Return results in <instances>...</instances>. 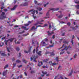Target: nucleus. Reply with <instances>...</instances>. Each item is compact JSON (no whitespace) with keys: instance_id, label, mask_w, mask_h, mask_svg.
Returning a JSON list of instances; mask_svg holds the SVG:
<instances>
[{"instance_id":"f257e3e1","label":"nucleus","mask_w":79,"mask_h":79,"mask_svg":"<svg viewBox=\"0 0 79 79\" xmlns=\"http://www.w3.org/2000/svg\"><path fill=\"white\" fill-rule=\"evenodd\" d=\"M35 11V10H34V9H32L28 11V13H30V12H31V14L33 15L32 16L33 17L34 19H35V18H36V16H34Z\"/></svg>"},{"instance_id":"f03ea898","label":"nucleus","mask_w":79,"mask_h":79,"mask_svg":"<svg viewBox=\"0 0 79 79\" xmlns=\"http://www.w3.org/2000/svg\"><path fill=\"white\" fill-rule=\"evenodd\" d=\"M5 15V13L4 12H2L1 15V16L0 17V19H3L6 18V16L4 15Z\"/></svg>"},{"instance_id":"7ed1b4c3","label":"nucleus","mask_w":79,"mask_h":79,"mask_svg":"<svg viewBox=\"0 0 79 79\" xmlns=\"http://www.w3.org/2000/svg\"><path fill=\"white\" fill-rule=\"evenodd\" d=\"M55 52V51H53L52 52H46V54H48V53H50V56H54L55 55V54L54 53Z\"/></svg>"},{"instance_id":"20e7f679","label":"nucleus","mask_w":79,"mask_h":79,"mask_svg":"<svg viewBox=\"0 0 79 79\" xmlns=\"http://www.w3.org/2000/svg\"><path fill=\"white\" fill-rule=\"evenodd\" d=\"M28 5V3L27 2H26L25 3L23 2L20 5V6H26Z\"/></svg>"},{"instance_id":"39448f33","label":"nucleus","mask_w":79,"mask_h":79,"mask_svg":"<svg viewBox=\"0 0 79 79\" xmlns=\"http://www.w3.org/2000/svg\"><path fill=\"white\" fill-rule=\"evenodd\" d=\"M69 48H71V47H70V45H69V46H65V48L64 49H62L61 50V51H63V50H67Z\"/></svg>"},{"instance_id":"423d86ee","label":"nucleus","mask_w":79,"mask_h":79,"mask_svg":"<svg viewBox=\"0 0 79 79\" xmlns=\"http://www.w3.org/2000/svg\"><path fill=\"white\" fill-rule=\"evenodd\" d=\"M18 6V5H16L14 6L13 8L11 9V10L12 11H13L14 10H16V8H17Z\"/></svg>"},{"instance_id":"0eeeda50","label":"nucleus","mask_w":79,"mask_h":79,"mask_svg":"<svg viewBox=\"0 0 79 79\" xmlns=\"http://www.w3.org/2000/svg\"><path fill=\"white\" fill-rule=\"evenodd\" d=\"M32 47H30V49H29V50L28 51H24V52H25V53H29V52H31V48H32Z\"/></svg>"},{"instance_id":"6e6552de","label":"nucleus","mask_w":79,"mask_h":79,"mask_svg":"<svg viewBox=\"0 0 79 79\" xmlns=\"http://www.w3.org/2000/svg\"><path fill=\"white\" fill-rule=\"evenodd\" d=\"M7 70H6L5 71L3 72L2 73L3 75L4 76H5L7 74Z\"/></svg>"},{"instance_id":"1a4fd4ad","label":"nucleus","mask_w":79,"mask_h":79,"mask_svg":"<svg viewBox=\"0 0 79 79\" xmlns=\"http://www.w3.org/2000/svg\"><path fill=\"white\" fill-rule=\"evenodd\" d=\"M50 10H52V11H58L59 10V8H57L56 9H55L54 8H51L50 9Z\"/></svg>"},{"instance_id":"9d476101","label":"nucleus","mask_w":79,"mask_h":79,"mask_svg":"<svg viewBox=\"0 0 79 79\" xmlns=\"http://www.w3.org/2000/svg\"><path fill=\"white\" fill-rule=\"evenodd\" d=\"M1 3L2 5V7L1 8V10H3V8H5V7H4V3L3 2H2Z\"/></svg>"},{"instance_id":"9b49d317","label":"nucleus","mask_w":79,"mask_h":79,"mask_svg":"<svg viewBox=\"0 0 79 79\" xmlns=\"http://www.w3.org/2000/svg\"><path fill=\"white\" fill-rule=\"evenodd\" d=\"M41 64H40V61H38V66H39V67H40V66H42V65H43V62H42L41 61L40 62Z\"/></svg>"},{"instance_id":"f8f14e48","label":"nucleus","mask_w":79,"mask_h":79,"mask_svg":"<svg viewBox=\"0 0 79 79\" xmlns=\"http://www.w3.org/2000/svg\"><path fill=\"white\" fill-rule=\"evenodd\" d=\"M73 37L72 38V41H71V43H72V45H73V46H74V45H73V44H74V42H73V39H74V35H73Z\"/></svg>"},{"instance_id":"ddd939ff","label":"nucleus","mask_w":79,"mask_h":79,"mask_svg":"<svg viewBox=\"0 0 79 79\" xmlns=\"http://www.w3.org/2000/svg\"><path fill=\"white\" fill-rule=\"evenodd\" d=\"M41 53H42V51H40L36 53V54H37L38 55H39V56H42V54H41Z\"/></svg>"},{"instance_id":"4468645a","label":"nucleus","mask_w":79,"mask_h":79,"mask_svg":"<svg viewBox=\"0 0 79 79\" xmlns=\"http://www.w3.org/2000/svg\"><path fill=\"white\" fill-rule=\"evenodd\" d=\"M14 39H15V38H11L10 39H8V41H10V42H13V41L14 40Z\"/></svg>"},{"instance_id":"2eb2a0df","label":"nucleus","mask_w":79,"mask_h":79,"mask_svg":"<svg viewBox=\"0 0 79 79\" xmlns=\"http://www.w3.org/2000/svg\"><path fill=\"white\" fill-rule=\"evenodd\" d=\"M47 32L48 33V36H51L52 35V33H50V31H47Z\"/></svg>"},{"instance_id":"dca6fc26","label":"nucleus","mask_w":79,"mask_h":79,"mask_svg":"<svg viewBox=\"0 0 79 79\" xmlns=\"http://www.w3.org/2000/svg\"><path fill=\"white\" fill-rule=\"evenodd\" d=\"M0 53H1V54L2 56H6V54H5V53H2V51H0Z\"/></svg>"},{"instance_id":"f3484780","label":"nucleus","mask_w":79,"mask_h":79,"mask_svg":"<svg viewBox=\"0 0 79 79\" xmlns=\"http://www.w3.org/2000/svg\"><path fill=\"white\" fill-rule=\"evenodd\" d=\"M37 9L38 10H39V11H41L42 10V8L40 7L37 8Z\"/></svg>"},{"instance_id":"a211bd4d","label":"nucleus","mask_w":79,"mask_h":79,"mask_svg":"<svg viewBox=\"0 0 79 79\" xmlns=\"http://www.w3.org/2000/svg\"><path fill=\"white\" fill-rule=\"evenodd\" d=\"M4 45V43L3 42H1L0 44V47H3Z\"/></svg>"},{"instance_id":"6ab92c4d","label":"nucleus","mask_w":79,"mask_h":79,"mask_svg":"<svg viewBox=\"0 0 79 79\" xmlns=\"http://www.w3.org/2000/svg\"><path fill=\"white\" fill-rule=\"evenodd\" d=\"M73 69H72L71 72H70V73L69 74V75H68V76H71V75H72V74H73Z\"/></svg>"},{"instance_id":"aec40b11","label":"nucleus","mask_w":79,"mask_h":79,"mask_svg":"<svg viewBox=\"0 0 79 79\" xmlns=\"http://www.w3.org/2000/svg\"><path fill=\"white\" fill-rule=\"evenodd\" d=\"M49 60L48 59H46L44 60H43V62H44L45 63H47L48 61Z\"/></svg>"},{"instance_id":"412c9836","label":"nucleus","mask_w":79,"mask_h":79,"mask_svg":"<svg viewBox=\"0 0 79 79\" xmlns=\"http://www.w3.org/2000/svg\"><path fill=\"white\" fill-rule=\"evenodd\" d=\"M38 58V56H36L35 57V58L33 60L35 62H37V61H36L35 60L36 58Z\"/></svg>"},{"instance_id":"4be33fe9","label":"nucleus","mask_w":79,"mask_h":79,"mask_svg":"<svg viewBox=\"0 0 79 79\" xmlns=\"http://www.w3.org/2000/svg\"><path fill=\"white\" fill-rule=\"evenodd\" d=\"M23 62L24 63L26 64V63H27V61L26 60H25L24 59H23Z\"/></svg>"},{"instance_id":"5701e85b","label":"nucleus","mask_w":79,"mask_h":79,"mask_svg":"<svg viewBox=\"0 0 79 79\" xmlns=\"http://www.w3.org/2000/svg\"><path fill=\"white\" fill-rule=\"evenodd\" d=\"M55 60H56V61L58 62V61H59V60H58V57H56V58L55 59Z\"/></svg>"},{"instance_id":"b1692460","label":"nucleus","mask_w":79,"mask_h":79,"mask_svg":"<svg viewBox=\"0 0 79 79\" xmlns=\"http://www.w3.org/2000/svg\"><path fill=\"white\" fill-rule=\"evenodd\" d=\"M35 26H33V27H31V31H32V30H33V29L34 30H35Z\"/></svg>"},{"instance_id":"393cba45","label":"nucleus","mask_w":79,"mask_h":79,"mask_svg":"<svg viewBox=\"0 0 79 79\" xmlns=\"http://www.w3.org/2000/svg\"><path fill=\"white\" fill-rule=\"evenodd\" d=\"M8 40H5V44H6V45H7L8 44Z\"/></svg>"},{"instance_id":"a878e982","label":"nucleus","mask_w":79,"mask_h":79,"mask_svg":"<svg viewBox=\"0 0 79 79\" xmlns=\"http://www.w3.org/2000/svg\"><path fill=\"white\" fill-rule=\"evenodd\" d=\"M63 43H64V44H68V43H69V42L64 41L63 42Z\"/></svg>"},{"instance_id":"bb28decb","label":"nucleus","mask_w":79,"mask_h":79,"mask_svg":"<svg viewBox=\"0 0 79 79\" xmlns=\"http://www.w3.org/2000/svg\"><path fill=\"white\" fill-rule=\"evenodd\" d=\"M75 7L77 8V9H79V5H77L75 6Z\"/></svg>"},{"instance_id":"cd10ccee","label":"nucleus","mask_w":79,"mask_h":79,"mask_svg":"<svg viewBox=\"0 0 79 79\" xmlns=\"http://www.w3.org/2000/svg\"><path fill=\"white\" fill-rule=\"evenodd\" d=\"M42 73L43 74H46L47 73V72H44V71H42Z\"/></svg>"},{"instance_id":"c85d7f7f","label":"nucleus","mask_w":79,"mask_h":79,"mask_svg":"<svg viewBox=\"0 0 79 79\" xmlns=\"http://www.w3.org/2000/svg\"><path fill=\"white\" fill-rule=\"evenodd\" d=\"M54 45H50L49 47H47V48H50L51 47H54Z\"/></svg>"},{"instance_id":"c756f323","label":"nucleus","mask_w":79,"mask_h":79,"mask_svg":"<svg viewBox=\"0 0 79 79\" xmlns=\"http://www.w3.org/2000/svg\"><path fill=\"white\" fill-rule=\"evenodd\" d=\"M16 63H21V61H20L19 60H16Z\"/></svg>"},{"instance_id":"7c9ffc66","label":"nucleus","mask_w":79,"mask_h":79,"mask_svg":"<svg viewBox=\"0 0 79 79\" xmlns=\"http://www.w3.org/2000/svg\"><path fill=\"white\" fill-rule=\"evenodd\" d=\"M37 23L34 24V26H37L38 25V24H39V21H37Z\"/></svg>"},{"instance_id":"2f4dec72","label":"nucleus","mask_w":79,"mask_h":79,"mask_svg":"<svg viewBox=\"0 0 79 79\" xmlns=\"http://www.w3.org/2000/svg\"><path fill=\"white\" fill-rule=\"evenodd\" d=\"M8 64H7L6 65H5V67H4V69H6L7 68H8Z\"/></svg>"},{"instance_id":"473e14b6","label":"nucleus","mask_w":79,"mask_h":79,"mask_svg":"<svg viewBox=\"0 0 79 79\" xmlns=\"http://www.w3.org/2000/svg\"><path fill=\"white\" fill-rule=\"evenodd\" d=\"M29 35V33H27V34H24L23 35V37H25L26 36H27V35Z\"/></svg>"},{"instance_id":"72a5a7b5","label":"nucleus","mask_w":79,"mask_h":79,"mask_svg":"<svg viewBox=\"0 0 79 79\" xmlns=\"http://www.w3.org/2000/svg\"><path fill=\"white\" fill-rule=\"evenodd\" d=\"M16 50H17V51L18 52V51H19L20 50L19 48L18 47H17L16 48Z\"/></svg>"},{"instance_id":"f704fd0d","label":"nucleus","mask_w":79,"mask_h":79,"mask_svg":"<svg viewBox=\"0 0 79 79\" xmlns=\"http://www.w3.org/2000/svg\"><path fill=\"white\" fill-rule=\"evenodd\" d=\"M56 65V63H52V66H54V65Z\"/></svg>"},{"instance_id":"c9c22d12","label":"nucleus","mask_w":79,"mask_h":79,"mask_svg":"<svg viewBox=\"0 0 79 79\" xmlns=\"http://www.w3.org/2000/svg\"><path fill=\"white\" fill-rule=\"evenodd\" d=\"M7 50L8 52H10V48L7 47Z\"/></svg>"},{"instance_id":"e433bc0d","label":"nucleus","mask_w":79,"mask_h":79,"mask_svg":"<svg viewBox=\"0 0 79 79\" xmlns=\"http://www.w3.org/2000/svg\"><path fill=\"white\" fill-rule=\"evenodd\" d=\"M63 17V15H61L58 16V18H61Z\"/></svg>"},{"instance_id":"4c0bfd02","label":"nucleus","mask_w":79,"mask_h":79,"mask_svg":"<svg viewBox=\"0 0 79 79\" xmlns=\"http://www.w3.org/2000/svg\"><path fill=\"white\" fill-rule=\"evenodd\" d=\"M2 27H3V26H1L0 27V32H1L2 31Z\"/></svg>"},{"instance_id":"58836bf2","label":"nucleus","mask_w":79,"mask_h":79,"mask_svg":"<svg viewBox=\"0 0 79 79\" xmlns=\"http://www.w3.org/2000/svg\"><path fill=\"white\" fill-rule=\"evenodd\" d=\"M24 25L25 26L27 27V26H29V24H24Z\"/></svg>"},{"instance_id":"ea45409f","label":"nucleus","mask_w":79,"mask_h":79,"mask_svg":"<svg viewBox=\"0 0 79 79\" xmlns=\"http://www.w3.org/2000/svg\"><path fill=\"white\" fill-rule=\"evenodd\" d=\"M47 16H49V12H48L46 14Z\"/></svg>"},{"instance_id":"a19ab883","label":"nucleus","mask_w":79,"mask_h":79,"mask_svg":"<svg viewBox=\"0 0 79 79\" xmlns=\"http://www.w3.org/2000/svg\"><path fill=\"white\" fill-rule=\"evenodd\" d=\"M71 28H72V29H73V30H76V27H71Z\"/></svg>"},{"instance_id":"79ce46f5","label":"nucleus","mask_w":79,"mask_h":79,"mask_svg":"<svg viewBox=\"0 0 79 79\" xmlns=\"http://www.w3.org/2000/svg\"><path fill=\"white\" fill-rule=\"evenodd\" d=\"M65 45L64 44H63L62 46L61 47V48H59L58 49V50H60V49H61V48H63V47Z\"/></svg>"},{"instance_id":"37998d69","label":"nucleus","mask_w":79,"mask_h":79,"mask_svg":"<svg viewBox=\"0 0 79 79\" xmlns=\"http://www.w3.org/2000/svg\"><path fill=\"white\" fill-rule=\"evenodd\" d=\"M65 35V32H64L62 33V34L61 35L62 36H64Z\"/></svg>"},{"instance_id":"c03bdc74","label":"nucleus","mask_w":79,"mask_h":79,"mask_svg":"<svg viewBox=\"0 0 79 79\" xmlns=\"http://www.w3.org/2000/svg\"><path fill=\"white\" fill-rule=\"evenodd\" d=\"M55 35H53L52 37V39H55Z\"/></svg>"},{"instance_id":"a18cd8bd","label":"nucleus","mask_w":79,"mask_h":79,"mask_svg":"<svg viewBox=\"0 0 79 79\" xmlns=\"http://www.w3.org/2000/svg\"><path fill=\"white\" fill-rule=\"evenodd\" d=\"M48 26V24H45L44 25V27H46Z\"/></svg>"},{"instance_id":"49530a36","label":"nucleus","mask_w":79,"mask_h":79,"mask_svg":"<svg viewBox=\"0 0 79 79\" xmlns=\"http://www.w3.org/2000/svg\"><path fill=\"white\" fill-rule=\"evenodd\" d=\"M35 73V71H31V74H32V73Z\"/></svg>"},{"instance_id":"de8ad7c7","label":"nucleus","mask_w":79,"mask_h":79,"mask_svg":"<svg viewBox=\"0 0 79 79\" xmlns=\"http://www.w3.org/2000/svg\"><path fill=\"white\" fill-rule=\"evenodd\" d=\"M76 56H77V55L76 54H75L73 56V58H76Z\"/></svg>"},{"instance_id":"09e8293b","label":"nucleus","mask_w":79,"mask_h":79,"mask_svg":"<svg viewBox=\"0 0 79 79\" xmlns=\"http://www.w3.org/2000/svg\"><path fill=\"white\" fill-rule=\"evenodd\" d=\"M35 49H34L33 51V53H35Z\"/></svg>"},{"instance_id":"8fccbe9b","label":"nucleus","mask_w":79,"mask_h":79,"mask_svg":"<svg viewBox=\"0 0 79 79\" xmlns=\"http://www.w3.org/2000/svg\"><path fill=\"white\" fill-rule=\"evenodd\" d=\"M38 51H39V49H38V48H36V53H37V52H38Z\"/></svg>"},{"instance_id":"3c124183","label":"nucleus","mask_w":79,"mask_h":79,"mask_svg":"<svg viewBox=\"0 0 79 79\" xmlns=\"http://www.w3.org/2000/svg\"><path fill=\"white\" fill-rule=\"evenodd\" d=\"M49 3L48 2L46 4H44V6L45 7L47 6V5H48Z\"/></svg>"},{"instance_id":"603ef678","label":"nucleus","mask_w":79,"mask_h":79,"mask_svg":"<svg viewBox=\"0 0 79 79\" xmlns=\"http://www.w3.org/2000/svg\"><path fill=\"white\" fill-rule=\"evenodd\" d=\"M3 11H8V10L6 9H3Z\"/></svg>"},{"instance_id":"864d4df0","label":"nucleus","mask_w":79,"mask_h":79,"mask_svg":"<svg viewBox=\"0 0 79 79\" xmlns=\"http://www.w3.org/2000/svg\"><path fill=\"white\" fill-rule=\"evenodd\" d=\"M67 25H69V26L70 25H71V23L70 22H69L67 23Z\"/></svg>"},{"instance_id":"5fc2aeb1","label":"nucleus","mask_w":79,"mask_h":79,"mask_svg":"<svg viewBox=\"0 0 79 79\" xmlns=\"http://www.w3.org/2000/svg\"><path fill=\"white\" fill-rule=\"evenodd\" d=\"M13 68H14V67H15V66H16V64H13Z\"/></svg>"},{"instance_id":"6e6d98bb","label":"nucleus","mask_w":79,"mask_h":79,"mask_svg":"<svg viewBox=\"0 0 79 79\" xmlns=\"http://www.w3.org/2000/svg\"><path fill=\"white\" fill-rule=\"evenodd\" d=\"M22 66H23V65H20L18 66V68H21V67H22Z\"/></svg>"},{"instance_id":"4d7b16f0","label":"nucleus","mask_w":79,"mask_h":79,"mask_svg":"<svg viewBox=\"0 0 79 79\" xmlns=\"http://www.w3.org/2000/svg\"><path fill=\"white\" fill-rule=\"evenodd\" d=\"M19 27V26L18 25H15L14 27Z\"/></svg>"},{"instance_id":"13d9d810","label":"nucleus","mask_w":79,"mask_h":79,"mask_svg":"<svg viewBox=\"0 0 79 79\" xmlns=\"http://www.w3.org/2000/svg\"><path fill=\"white\" fill-rule=\"evenodd\" d=\"M64 53V52H60V55H62V54H63V53Z\"/></svg>"},{"instance_id":"bf43d9fd","label":"nucleus","mask_w":79,"mask_h":79,"mask_svg":"<svg viewBox=\"0 0 79 79\" xmlns=\"http://www.w3.org/2000/svg\"><path fill=\"white\" fill-rule=\"evenodd\" d=\"M45 42H43V46H44V45H45Z\"/></svg>"},{"instance_id":"052dcab7","label":"nucleus","mask_w":79,"mask_h":79,"mask_svg":"<svg viewBox=\"0 0 79 79\" xmlns=\"http://www.w3.org/2000/svg\"><path fill=\"white\" fill-rule=\"evenodd\" d=\"M5 37H6V36H5L4 37L2 38V40H3L5 39Z\"/></svg>"},{"instance_id":"680f3d73","label":"nucleus","mask_w":79,"mask_h":79,"mask_svg":"<svg viewBox=\"0 0 79 79\" xmlns=\"http://www.w3.org/2000/svg\"><path fill=\"white\" fill-rule=\"evenodd\" d=\"M21 13V12H17L16 13V15H18V14H19V13Z\"/></svg>"},{"instance_id":"e2e57ef3","label":"nucleus","mask_w":79,"mask_h":79,"mask_svg":"<svg viewBox=\"0 0 79 79\" xmlns=\"http://www.w3.org/2000/svg\"><path fill=\"white\" fill-rule=\"evenodd\" d=\"M19 57H20L21 56V53H19Z\"/></svg>"},{"instance_id":"0e129e2a","label":"nucleus","mask_w":79,"mask_h":79,"mask_svg":"<svg viewBox=\"0 0 79 79\" xmlns=\"http://www.w3.org/2000/svg\"><path fill=\"white\" fill-rule=\"evenodd\" d=\"M75 3H77V4H79V1L75 2Z\"/></svg>"},{"instance_id":"69168bd1","label":"nucleus","mask_w":79,"mask_h":79,"mask_svg":"<svg viewBox=\"0 0 79 79\" xmlns=\"http://www.w3.org/2000/svg\"><path fill=\"white\" fill-rule=\"evenodd\" d=\"M35 4H37V1L35 0Z\"/></svg>"},{"instance_id":"338daca9","label":"nucleus","mask_w":79,"mask_h":79,"mask_svg":"<svg viewBox=\"0 0 79 79\" xmlns=\"http://www.w3.org/2000/svg\"><path fill=\"white\" fill-rule=\"evenodd\" d=\"M24 29V30H28V29H29V28H27L26 27H25V28Z\"/></svg>"},{"instance_id":"774afa93","label":"nucleus","mask_w":79,"mask_h":79,"mask_svg":"<svg viewBox=\"0 0 79 79\" xmlns=\"http://www.w3.org/2000/svg\"><path fill=\"white\" fill-rule=\"evenodd\" d=\"M38 27H42V26H41V25H39L37 26H36Z\"/></svg>"}]
</instances>
